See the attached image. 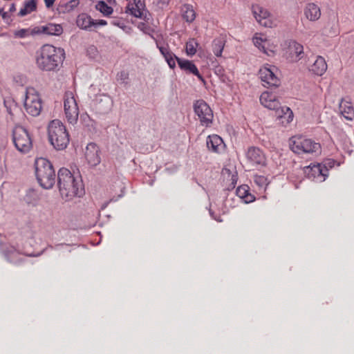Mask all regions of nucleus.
I'll return each mask as SVG.
<instances>
[{
	"label": "nucleus",
	"mask_w": 354,
	"mask_h": 354,
	"mask_svg": "<svg viewBox=\"0 0 354 354\" xmlns=\"http://www.w3.org/2000/svg\"><path fill=\"white\" fill-rule=\"evenodd\" d=\"M16 10L15 5L14 3H11L9 7L8 12L10 13L14 12Z\"/></svg>",
	"instance_id": "50"
},
{
	"label": "nucleus",
	"mask_w": 354,
	"mask_h": 354,
	"mask_svg": "<svg viewBox=\"0 0 354 354\" xmlns=\"http://www.w3.org/2000/svg\"><path fill=\"white\" fill-rule=\"evenodd\" d=\"M126 12L137 18H142L143 15V11L137 9L133 5L130 4L127 6Z\"/></svg>",
	"instance_id": "38"
},
{
	"label": "nucleus",
	"mask_w": 354,
	"mask_h": 354,
	"mask_svg": "<svg viewBox=\"0 0 354 354\" xmlns=\"http://www.w3.org/2000/svg\"><path fill=\"white\" fill-rule=\"evenodd\" d=\"M253 43L256 47H257L259 50L263 51L265 54L268 56H272L274 54L275 50L274 47L272 49H268V46L269 44V41L267 39L266 37H264L261 34H256L253 39Z\"/></svg>",
	"instance_id": "20"
},
{
	"label": "nucleus",
	"mask_w": 354,
	"mask_h": 354,
	"mask_svg": "<svg viewBox=\"0 0 354 354\" xmlns=\"http://www.w3.org/2000/svg\"><path fill=\"white\" fill-rule=\"evenodd\" d=\"M113 105L112 98L106 94L97 95L94 100L95 109L100 114H106L110 112Z\"/></svg>",
	"instance_id": "13"
},
{
	"label": "nucleus",
	"mask_w": 354,
	"mask_h": 354,
	"mask_svg": "<svg viewBox=\"0 0 354 354\" xmlns=\"http://www.w3.org/2000/svg\"><path fill=\"white\" fill-rule=\"evenodd\" d=\"M138 28L143 32L145 34H147L151 36V38L154 39V37L151 35L153 30L150 26H147L146 24L140 22L138 25Z\"/></svg>",
	"instance_id": "39"
},
{
	"label": "nucleus",
	"mask_w": 354,
	"mask_h": 354,
	"mask_svg": "<svg viewBox=\"0 0 354 354\" xmlns=\"http://www.w3.org/2000/svg\"><path fill=\"white\" fill-rule=\"evenodd\" d=\"M260 102L264 107L275 111L281 107L278 97L274 93L269 91H264L261 93Z\"/></svg>",
	"instance_id": "16"
},
{
	"label": "nucleus",
	"mask_w": 354,
	"mask_h": 354,
	"mask_svg": "<svg viewBox=\"0 0 354 354\" xmlns=\"http://www.w3.org/2000/svg\"><path fill=\"white\" fill-rule=\"evenodd\" d=\"M254 183L259 187V189H265L268 185L267 178L261 175L254 176Z\"/></svg>",
	"instance_id": "36"
},
{
	"label": "nucleus",
	"mask_w": 354,
	"mask_h": 354,
	"mask_svg": "<svg viewBox=\"0 0 354 354\" xmlns=\"http://www.w3.org/2000/svg\"><path fill=\"white\" fill-rule=\"evenodd\" d=\"M194 110L198 117L201 125L210 126L213 120V112L204 100H197L194 104Z\"/></svg>",
	"instance_id": "11"
},
{
	"label": "nucleus",
	"mask_w": 354,
	"mask_h": 354,
	"mask_svg": "<svg viewBox=\"0 0 354 354\" xmlns=\"http://www.w3.org/2000/svg\"><path fill=\"white\" fill-rule=\"evenodd\" d=\"M109 3H115V0H106Z\"/></svg>",
	"instance_id": "52"
},
{
	"label": "nucleus",
	"mask_w": 354,
	"mask_h": 354,
	"mask_svg": "<svg viewBox=\"0 0 354 354\" xmlns=\"http://www.w3.org/2000/svg\"><path fill=\"white\" fill-rule=\"evenodd\" d=\"M100 149L96 144L91 142L87 145L85 150V158L90 166L95 167L100 163Z\"/></svg>",
	"instance_id": "15"
},
{
	"label": "nucleus",
	"mask_w": 354,
	"mask_h": 354,
	"mask_svg": "<svg viewBox=\"0 0 354 354\" xmlns=\"http://www.w3.org/2000/svg\"><path fill=\"white\" fill-rule=\"evenodd\" d=\"M304 173L308 179L317 183H322L328 177L327 169L321 163L305 167Z\"/></svg>",
	"instance_id": "12"
},
{
	"label": "nucleus",
	"mask_w": 354,
	"mask_h": 354,
	"mask_svg": "<svg viewBox=\"0 0 354 354\" xmlns=\"http://www.w3.org/2000/svg\"><path fill=\"white\" fill-rule=\"evenodd\" d=\"M55 0H44L46 8H50L54 4Z\"/></svg>",
	"instance_id": "49"
},
{
	"label": "nucleus",
	"mask_w": 354,
	"mask_h": 354,
	"mask_svg": "<svg viewBox=\"0 0 354 354\" xmlns=\"http://www.w3.org/2000/svg\"><path fill=\"white\" fill-rule=\"evenodd\" d=\"M277 122L283 127L288 125L294 118L293 112L288 106H281L275 111Z\"/></svg>",
	"instance_id": "17"
},
{
	"label": "nucleus",
	"mask_w": 354,
	"mask_h": 354,
	"mask_svg": "<svg viewBox=\"0 0 354 354\" xmlns=\"http://www.w3.org/2000/svg\"><path fill=\"white\" fill-rule=\"evenodd\" d=\"M35 174L39 185L44 189H50L55 183V172L51 162L44 158L35 160Z\"/></svg>",
	"instance_id": "4"
},
{
	"label": "nucleus",
	"mask_w": 354,
	"mask_h": 354,
	"mask_svg": "<svg viewBox=\"0 0 354 354\" xmlns=\"http://www.w3.org/2000/svg\"><path fill=\"white\" fill-rule=\"evenodd\" d=\"M35 30H37V28H35L34 29L21 28V29L16 30L13 31V37L15 38H19V39L27 38L30 35H34L37 34V32H35Z\"/></svg>",
	"instance_id": "31"
},
{
	"label": "nucleus",
	"mask_w": 354,
	"mask_h": 354,
	"mask_svg": "<svg viewBox=\"0 0 354 354\" xmlns=\"http://www.w3.org/2000/svg\"><path fill=\"white\" fill-rule=\"evenodd\" d=\"M106 24H107V22L104 19L94 20L93 27H96L97 26H105Z\"/></svg>",
	"instance_id": "48"
},
{
	"label": "nucleus",
	"mask_w": 354,
	"mask_h": 354,
	"mask_svg": "<svg viewBox=\"0 0 354 354\" xmlns=\"http://www.w3.org/2000/svg\"><path fill=\"white\" fill-rule=\"evenodd\" d=\"M107 204H108V203H106L104 205H103L102 208H105L106 207Z\"/></svg>",
	"instance_id": "53"
},
{
	"label": "nucleus",
	"mask_w": 354,
	"mask_h": 354,
	"mask_svg": "<svg viewBox=\"0 0 354 354\" xmlns=\"http://www.w3.org/2000/svg\"><path fill=\"white\" fill-rule=\"evenodd\" d=\"M236 194L245 203L253 202L255 199L254 196L249 192V187L247 185L238 187Z\"/></svg>",
	"instance_id": "28"
},
{
	"label": "nucleus",
	"mask_w": 354,
	"mask_h": 354,
	"mask_svg": "<svg viewBox=\"0 0 354 354\" xmlns=\"http://www.w3.org/2000/svg\"><path fill=\"white\" fill-rule=\"evenodd\" d=\"M206 145L208 149L214 153H221L225 150V145L223 139L218 135L213 134L207 136Z\"/></svg>",
	"instance_id": "19"
},
{
	"label": "nucleus",
	"mask_w": 354,
	"mask_h": 354,
	"mask_svg": "<svg viewBox=\"0 0 354 354\" xmlns=\"http://www.w3.org/2000/svg\"><path fill=\"white\" fill-rule=\"evenodd\" d=\"M290 149L302 157L317 156L321 153L322 147L319 142L312 139L295 136L290 141Z\"/></svg>",
	"instance_id": "5"
},
{
	"label": "nucleus",
	"mask_w": 354,
	"mask_h": 354,
	"mask_svg": "<svg viewBox=\"0 0 354 354\" xmlns=\"http://www.w3.org/2000/svg\"><path fill=\"white\" fill-rule=\"evenodd\" d=\"M177 63L180 69L185 71L187 73L195 75L200 80H204L196 66L192 61L177 58Z\"/></svg>",
	"instance_id": "21"
},
{
	"label": "nucleus",
	"mask_w": 354,
	"mask_h": 354,
	"mask_svg": "<svg viewBox=\"0 0 354 354\" xmlns=\"http://www.w3.org/2000/svg\"><path fill=\"white\" fill-rule=\"evenodd\" d=\"M183 17L187 22H192L196 18V12L193 6L189 4H185L181 8Z\"/></svg>",
	"instance_id": "29"
},
{
	"label": "nucleus",
	"mask_w": 354,
	"mask_h": 354,
	"mask_svg": "<svg viewBox=\"0 0 354 354\" xmlns=\"http://www.w3.org/2000/svg\"><path fill=\"white\" fill-rule=\"evenodd\" d=\"M252 11L254 18L260 25L266 28H273L278 25V18L271 15L263 7L259 5H253Z\"/></svg>",
	"instance_id": "9"
},
{
	"label": "nucleus",
	"mask_w": 354,
	"mask_h": 354,
	"mask_svg": "<svg viewBox=\"0 0 354 354\" xmlns=\"http://www.w3.org/2000/svg\"><path fill=\"white\" fill-rule=\"evenodd\" d=\"M246 158L250 163L255 167H262L266 164V156L263 151L258 147H250L247 151Z\"/></svg>",
	"instance_id": "14"
},
{
	"label": "nucleus",
	"mask_w": 354,
	"mask_h": 354,
	"mask_svg": "<svg viewBox=\"0 0 354 354\" xmlns=\"http://www.w3.org/2000/svg\"><path fill=\"white\" fill-rule=\"evenodd\" d=\"M304 53V47L301 44L295 41L289 42L286 51L287 58L290 62H297L301 59V55Z\"/></svg>",
	"instance_id": "18"
},
{
	"label": "nucleus",
	"mask_w": 354,
	"mask_h": 354,
	"mask_svg": "<svg viewBox=\"0 0 354 354\" xmlns=\"http://www.w3.org/2000/svg\"><path fill=\"white\" fill-rule=\"evenodd\" d=\"M19 254L17 252H12L10 254H7V259L8 261H10L12 263H17L18 261L15 259L16 256H17Z\"/></svg>",
	"instance_id": "46"
},
{
	"label": "nucleus",
	"mask_w": 354,
	"mask_h": 354,
	"mask_svg": "<svg viewBox=\"0 0 354 354\" xmlns=\"http://www.w3.org/2000/svg\"><path fill=\"white\" fill-rule=\"evenodd\" d=\"M24 106L27 113L32 116H37L41 113V100L39 93L32 87L27 88L26 90Z\"/></svg>",
	"instance_id": "7"
},
{
	"label": "nucleus",
	"mask_w": 354,
	"mask_h": 354,
	"mask_svg": "<svg viewBox=\"0 0 354 354\" xmlns=\"http://www.w3.org/2000/svg\"><path fill=\"white\" fill-rule=\"evenodd\" d=\"M111 24L113 26H118V27L122 28H123L124 27V22L121 21L120 20L114 19V20H113L111 21Z\"/></svg>",
	"instance_id": "47"
},
{
	"label": "nucleus",
	"mask_w": 354,
	"mask_h": 354,
	"mask_svg": "<svg viewBox=\"0 0 354 354\" xmlns=\"http://www.w3.org/2000/svg\"><path fill=\"white\" fill-rule=\"evenodd\" d=\"M0 15L4 19V21L8 23L10 20V15L8 12H5L3 9H0Z\"/></svg>",
	"instance_id": "44"
},
{
	"label": "nucleus",
	"mask_w": 354,
	"mask_h": 354,
	"mask_svg": "<svg viewBox=\"0 0 354 354\" xmlns=\"http://www.w3.org/2000/svg\"><path fill=\"white\" fill-rule=\"evenodd\" d=\"M225 46V40L223 38H216L212 43V50L215 56L221 57Z\"/></svg>",
	"instance_id": "32"
},
{
	"label": "nucleus",
	"mask_w": 354,
	"mask_h": 354,
	"mask_svg": "<svg viewBox=\"0 0 354 354\" xmlns=\"http://www.w3.org/2000/svg\"><path fill=\"white\" fill-rule=\"evenodd\" d=\"M339 142L343 150L348 154H351L353 150L351 149V143L347 136L343 134Z\"/></svg>",
	"instance_id": "34"
},
{
	"label": "nucleus",
	"mask_w": 354,
	"mask_h": 354,
	"mask_svg": "<svg viewBox=\"0 0 354 354\" xmlns=\"http://www.w3.org/2000/svg\"><path fill=\"white\" fill-rule=\"evenodd\" d=\"M198 46L197 41L192 39L186 43V53L189 56H193L196 53V48Z\"/></svg>",
	"instance_id": "35"
},
{
	"label": "nucleus",
	"mask_w": 354,
	"mask_h": 354,
	"mask_svg": "<svg viewBox=\"0 0 354 354\" xmlns=\"http://www.w3.org/2000/svg\"><path fill=\"white\" fill-rule=\"evenodd\" d=\"M35 32H37V34L44 33L49 35L58 36L62 33L63 28L59 24L49 23L46 25L37 27Z\"/></svg>",
	"instance_id": "22"
},
{
	"label": "nucleus",
	"mask_w": 354,
	"mask_h": 354,
	"mask_svg": "<svg viewBox=\"0 0 354 354\" xmlns=\"http://www.w3.org/2000/svg\"><path fill=\"white\" fill-rule=\"evenodd\" d=\"M117 80L120 81L122 84H127L129 80V73L125 71H122L117 74Z\"/></svg>",
	"instance_id": "40"
},
{
	"label": "nucleus",
	"mask_w": 354,
	"mask_h": 354,
	"mask_svg": "<svg viewBox=\"0 0 354 354\" xmlns=\"http://www.w3.org/2000/svg\"><path fill=\"white\" fill-rule=\"evenodd\" d=\"M81 119L83 120V122L85 123L87 126H93L94 122L90 118V117L87 115H82L81 116Z\"/></svg>",
	"instance_id": "42"
},
{
	"label": "nucleus",
	"mask_w": 354,
	"mask_h": 354,
	"mask_svg": "<svg viewBox=\"0 0 354 354\" xmlns=\"http://www.w3.org/2000/svg\"><path fill=\"white\" fill-rule=\"evenodd\" d=\"M48 135L50 144L57 150H63L69 144V134L66 127L59 120H54L50 122Z\"/></svg>",
	"instance_id": "3"
},
{
	"label": "nucleus",
	"mask_w": 354,
	"mask_h": 354,
	"mask_svg": "<svg viewBox=\"0 0 354 354\" xmlns=\"http://www.w3.org/2000/svg\"><path fill=\"white\" fill-rule=\"evenodd\" d=\"M76 24L81 29L91 30L94 26V20L89 15L82 13L78 15Z\"/></svg>",
	"instance_id": "27"
},
{
	"label": "nucleus",
	"mask_w": 354,
	"mask_h": 354,
	"mask_svg": "<svg viewBox=\"0 0 354 354\" xmlns=\"http://www.w3.org/2000/svg\"><path fill=\"white\" fill-rule=\"evenodd\" d=\"M304 15L308 20L315 21L320 18L321 10L317 4L310 3L304 8Z\"/></svg>",
	"instance_id": "24"
},
{
	"label": "nucleus",
	"mask_w": 354,
	"mask_h": 354,
	"mask_svg": "<svg viewBox=\"0 0 354 354\" xmlns=\"http://www.w3.org/2000/svg\"><path fill=\"white\" fill-rule=\"evenodd\" d=\"M79 5V0H71L65 5L66 12H70L73 10L75 8H76Z\"/></svg>",
	"instance_id": "41"
},
{
	"label": "nucleus",
	"mask_w": 354,
	"mask_h": 354,
	"mask_svg": "<svg viewBox=\"0 0 354 354\" xmlns=\"http://www.w3.org/2000/svg\"><path fill=\"white\" fill-rule=\"evenodd\" d=\"M276 66L266 64L259 70V77L263 82V85L266 87H277L280 85V80L276 73Z\"/></svg>",
	"instance_id": "10"
},
{
	"label": "nucleus",
	"mask_w": 354,
	"mask_h": 354,
	"mask_svg": "<svg viewBox=\"0 0 354 354\" xmlns=\"http://www.w3.org/2000/svg\"><path fill=\"white\" fill-rule=\"evenodd\" d=\"M327 70V64L324 57L317 56L310 67V71L319 76L322 75Z\"/></svg>",
	"instance_id": "25"
},
{
	"label": "nucleus",
	"mask_w": 354,
	"mask_h": 354,
	"mask_svg": "<svg viewBox=\"0 0 354 354\" xmlns=\"http://www.w3.org/2000/svg\"><path fill=\"white\" fill-rule=\"evenodd\" d=\"M341 163V162H337L333 158H326L321 164L322 165L323 168H326L327 169V174H328L329 169L333 168L335 165L339 166Z\"/></svg>",
	"instance_id": "37"
},
{
	"label": "nucleus",
	"mask_w": 354,
	"mask_h": 354,
	"mask_svg": "<svg viewBox=\"0 0 354 354\" xmlns=\"http://www.w3.org/2000/svg\"><path fill=\"white\" fill-rule=\"evenodd\" d=\"M339 110L342 116L347 120L354 119V108L348 101L342 100L339 104Z\"/></svg>",
	"instance_id": "26"
},
{
	"label": "nucleus",
	"mask_w": 354,
	"mask_h": 354,
	"mask_svg": "<svg viewBox=\"0 0 354 354\" xmlns=\"http://www.w3.org/2000/svg\"><path fill=\"white\" fill-rule=\"evenodd\" d=\"M65 51L51 44L43 45L35 55L37 68L43 72H57L62 67Z\"/></svg>",
	"instance_id": "1"
},
{
	"label": "nucleus",
	"mask_w": 354,
	"mask_h": 354,
	"mask_svg": "<svg viewBox=\"0 0 354 354\" xmlns=\"http://www.w3.org/2000/svg\"><path fill=\"white\" fill-rule=\"evenodd\" d=\"M171 0H158L157 2V6L158 8L163 10L167 8Z\"/></svg>",
	"instance_id": "43"
},
{
	"label": "nucleus",
	"mask_w": 354,
	"mask_h": 354,
	"mask_svg": "<svg viewBox=\"0 0 354 354\" xmlns=\"http://www.w3.org/2000/svg\"><path fill=\"white\" fill-rule=\"evenodd\" d=\"M12 141L16 149L21 153H28L32 147L28 131L21 126H16L12 131Z\"/></svg>",
	"instance_id": "6"
},
{
	"label": "nucleus",
	"mask_w": 354,
	"mask_h": 354,
	"mask_svg": "<svg viewBox=\"0 0 354 354\" xmlns=\"http://www.w3.org/2000/svg\"><path fill=\"white\" fill-rule=\"evenodd\" d=\"M97 10L100 11L104 16H109L113 12L112 7L109 6L103 0H99L95 5Z\"/></svg>",
	"instance_id": "33"
},
{
	"label": "nucleus",
	"mask_w": 354,
	"mask_h": 354,
	"mask_svg": "<svg viewBox=\"0 0 354 354\" xmlns=\"http://www.w3.org/2000/svg\"><path fill=\"white\" fill-rule=\"evenodd\" d=\"M236 180L234 179V176H232V184H236Z\"/></svg>",
	"instance_id": "51"
},
{
	"label": "nucleus",
	"mask_w": 354,
	"mask_h": 354,
	"mask_svg": "<svg viewBox=\"0 0 354 354\" xmlns=\"http://www.w3.org/2000/svg\"><path fill=\"white\" fill-rule=\"evenodd\" d=\"M37 2L35 0H29L24 3V6L20 9L19 15L24 17L36 10Z\"/></svg>",
	"instance_id": "30"
},
{
	"label": "nucleus",
	"mask_w": 354,
	"mask_h": 354,
	"mask_svg": "<svg viewBox=\"0 0 354 354\" xmlns=\"http://www.w3.org/2000/svg\"><path fill=\"white\" fill-rule=\"evenodd\" d=\"M135 1H138V0H133V2H135Z\"/></svg>",
	"instance_id": "54"
},
{
	"label": "nucleus",
	"mask_w": 354,
	"mask_h": 354,
	"mask_svg": "<svg viewBox=\"0 0 354 354\" xmlns=\"http://www.w3.org/2000/svg\"><path fill=\"white\" fill-rule=\"evenodd\" d=\"M58 187L60 194L66 201L75 196H81L84 193L82 180L79 176H75L66 168H61L57 174Z\"/></svg>",
	"instance_id": "2"
},
{
	"label": "nucleus",
	"mask_w": 354,
	"mask_h": 354,
	"mask_svg": "<svg viewBox=\"0 0 354 354\" xmlns=\"http://www.w3.org/2000/svg\"><path fill=\"white\" fill-rule=\"evenodd\" d=\"M133 6L143 12L145 11V5L142 0H138V1H135Z\"/></svg>",
	"instance_id": "45"
},
{
	"label": "nucleus",
	"mask_w": 354,
	"mask_h": 354,
	"mask_svg": "<svg viewBox=\"0 0 354 354\" xmlns=\"http://www.w3.org/2000/svg\"><path fill=\"white\" fill-rule=\"evenodd\" d=\"M156 46L159 49L161 55L164 57L169 66L171 69H174L176 67V61L177 62V58L178 57L170 50L167 46H159L158 43H156Z\"/></svg>",
	"instance_id": "23"
},
{
	"label": "nucleus",
	"mask_w": 354,
	"mask_h": 354,
	"mask_svg": "<svg viewBox=\"0 0 354 354\" xmlns=\"http://www.w3.org/2000/svg\"><path fill=\"white\" fill-rule=\"evenodd\" d=\"M64 111L67 121L71 124H76L79 116V107L72 91H66L64 93Z\"/></svg>",
	"instance_id": "8"
}]
</instances>
